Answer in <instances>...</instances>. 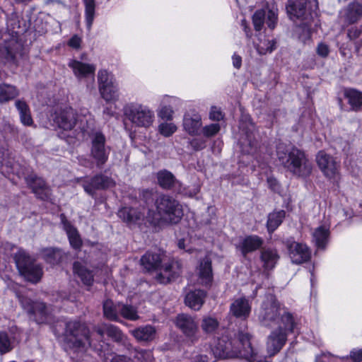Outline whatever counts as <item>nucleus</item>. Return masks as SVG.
<instances>
[{
	"instance_id": "nucleus-4",
	"label": "nucleus",
	"mask_w": 362,
	"mask_h": 362,
	"mask_svg": "<svg viewBox=\"0 0 362 362\" xmlns=\"http://www.w3.org/2000/svg\"><path fill=\"white\" fill-rule=\"evenodd\" d=\"M286 8L291 19L304 22L303 25L299 28L303 31L299 38L305 43L311 37L309 24L313 18L312 13L308 7V0H288Z\"/></svg>"
},
{
	"instance_id": "nucleus-27",
	"label": "nucleus",
	"mask_w": 362,
	"mask_h": 362,
	"mask_svg": "<svg viewBox=\"0 0 362 362\" xmlns=\"http://www.w3.org/2000/svg\"><path fill=\"white\" fill-rule=\"evenodd\" d=\"M276 325H279L276 328H281V330L289 334L298 329V323L293 314L283 308L279 322Z\"/></svg>"
},
{
	"instance_id": "nucleus-43",
	"label": "nucleus",
	"mask_w": 362,
	"mask_h": 362,
	"mask_svg": "<svg viewBox=\"0 0 362 362\" xmlns=\"http://www.w3.org/2000/svg\"><path fill=\"white\" fill-rule=\"evenodd\" d=\"M99 90L106 101L115 100L119 97L118 87L115 80L107 86H103Z\"/></svg>"
},
{
	"instance_id": "nucleus-55",
	"label": "nucleus",
	"mask_w": 362,
	"mask_h": 362,
	"mask_svg": "<svg viewBox=\"0 0 362 362\" xmlns=\"http://www.w3.org/2000/svg\"><path fill=\"white\" fill-rule=\"evenodd\" d=\"M224 117V115L220 108L212 106L209 112V119L212 121L220 122Z\"/></svg>"
},
{
	"instance_id": "nucleus-22",
	"label": "nucleus",
	"mask_w": 362,
	"mask_h": 362,
	"mask_svg": "<svg viewBox=\"0 0 362 362\" xmlns=\"http://www.w3.org/2000/svg\"><path fill=\"white\" fill-rule=\"evenodd\" d=\"M129 333L138 342L148 344L156 339L157 331L155 327L146 325L132 329L129 331Z\"/></svg>"
},
{
	"instance_id": "nucleus-59",
	"label": "nucleus",
	"mask_w": 362,
	"mask_h": 362,
	"mask_svg": "<svg viewBox=\"0 0 362 362\" xmlns=\"http://www.w3.org/2000/svg\"><path fill=\"white\" fill-rule=\"evenodd\" d=\"M329 52L328 46L325 43H320L317 47V53L322 57H326Z\"/></svg>"
},
{
	"instance_id": "nucleus-51",
	"label": "nucleus",
	"mask_w": 362,
	"mask_h": 362,
	"mask_svg": "<svg viewBox=\"0 0 362 362\" xmlns=\"http://www.w3.org/2000/svg\"><path fill=\"white\" fill-rule=\"evenodd\" d=\"M362 349H353L349 356L341 358V362H361Z\"/></svg>"
},
{
	"instance_id": "nucleus-28",
	"label": "nucleus",
	"mask_w": 362,
	"mask_h": 362,
	"mask_svg": "<svg viewBox=\"0 0 362 362\" xmlns=\"http://www.w3.org/2000/svg\"><path fill=\"white\" fill-rule=\"evenodd\" d=\"M61 221L67 234L71 246L75 250H79L82 246V240L77 229L71 224L63 214L61 215Z\"/></svg>"
},
{
	"instance_id": "nucleus-46",
	"label": "nucleus",
	"mask_w": 362,
	"mask_h": 362,
	"mask_svg": "<svg viewBox=\"0 0 362 362\" xmlns=\"http://www.w3.org/2000/svg\"><path fill=\"white\" fill-rule=\"evenodd\" d=\"M240 144L242 152L245 154L254 153L257 148V142L250 134H247L245 138H243Z\"/></svg>"
},
{
	"instance_id": "nucleus-57",
	"label": "nucleus",
	"mask_w": 362,
	"mask_h": 362,
	"mask_svg": "<svg viewBox=\"0 0 362 362\" xmlns=\"http://www.w3.org/2000/svg\"><path fill=\"white\" fill-rule=\"evenodd\" d=\"M173 112L174 111L170 106H163L161 107L158 115L163 119L170 120L173 118Z\"/></svg>"
},
{
	"instance_id": "nucleus-18",
	"label": "nucleus",
	"mask_w": 362,
	"mask_h": 362,
	"mask_svg": "<svg viewBox=\"0 0 362 362\" xmlns=\"http://www.w3.org/2000/svg\"><path fill=\"white\" fill-rule=\"evenodd\" d=\"M264 22L270 29H274L277 23V14L272 10H269L267 13L262 9L256 11L252 16L255 30H261Z\"/></svg>"
},
{
	"instance_id": "nucleus-9",
	"label": "nucleus",
	"mask_w": 362,
	"mask_h": 362,
	"mask_svg": "<svg viewBox=\"0 0 362 362\" xmlns=\"http://www.w3.org/2000/svg\"><path fill=\"white\" fill-rule=\"evenodd\" d=\"M18 298L30 320L37 324H45L52 321L51 308L46 303L41 301H33L22 296H18Z\"/></svg>"
},
{
	"instance_id": "nucleus-12",
	"label": "nucleus",
	"mask_w": 362,
	"mask_h": 362,
	"mask_svg": "<svg viewBox=\"0 0 362 362\" xmlns=\"http://www.w3.org/2000/svg\"><path fill=\"white\" fill-rule=\"evenodd\" d=\"M182 272V262L177 259H172L160 266L155 278L159 283L166 284L175 281Z\"/></svg>"
},
{
	"instance_id": "nucleus-24",
	"label": "nucleus",
	"mask_w": 362,
	"mask_h": 362,
	"mask_svg": "<svg viewBox=\"0 0 362 362\" xmlns=\"http://www.w3.org/2000/svg\"><path fill=\"white\" fill-rule=\"evenodd\" d=\"M41 255L46 263L52 266L66 262L69 257L67 253L57 247L44 248L41 250Z\"/></svg>"
},
{
	"instance_id": "nucleus-29",
	"label": "nucleus",
	"mask_w": 362,
	"mask_h": 362,
	"mask_svg": "<svg viewBox=\"0 0 362 362\" xmlns=\"http://www.w3.org/2000/svg\"><path fill=\"white\" fill-rule=\"evenodd\" d=\"M279 259L277 250L269 247H262L260 260L265 270L272 269Z\"/></svg>"
},
{
	"instance_id": "nucleus-34",
	"label": "nucleus",
	"mask_w": 362,
	"mask_h": 362,
	"mask_svg": "<svg viewBox=\"0 0 362 362\" xmlns=\"http://www.w3.org/2000/svg\"><path fill=\"white\" fill-rule=\"evenodd\" d=\"M156 177L159 186L164 189H171L179 182L174 175L167 170L158 171Z\"/></svg>"
},
{
	"instance_id": "nucleus-8",
	"label": "nucleus",
	"mask_w": 362,
	"mask_h": 362,
	"mask_svg": "<svg viewBox=\"0 0 362 362\" xmlns=\"http://www.w3.org/2000/svg\"><path fill=\"white\" fill-rule=\"evenodd\" d=\"M124 115L133 124L148 128L154 121V113L147 106L139 103H129L123 109Z\"/></svg>"
},
{
	"instance_id": "nucleus-15",
	"label": "nucleus",
	"mask_w": 362,
	"mask_h": 362,
	"mask_svg": "<svg viewBox=\"0 0 362 362\" xmlns=\"http://www.w3.org/2000/svg\"><path fill=\"white\" fill-rule=\"evenodd\" d=\"M291 262L294 264H302L310 258V251L307 245L291 240L286 241Z\"/></svg>"
},
{
	"instance_id": "nucleus-42",
	"label": "nucleus",
	"mask_w": 362,
	"mask_h": 362,
	"mask_svg": "<svg viewBox=\"0 0 362 362\" xmlns=\"http://www.w3.org/2000/svg\"><path fill=\"white\" fill-rule=\"evenodd\" d=\"M119 217L128 223H135L141 218V214L134 208L124 207L118 211Z\"/></svg>"
},
{
	"instance_id": "nucleus-38",
	"label": "nucleus",
	"mask_w": 362,
	"mask_h": 362,
	"mask_svg": "<svg viewBox=\"0 0 362 362\" xmlns=\"http://www.w3.org/2000/svg\"><path fill=\"white\" fill-rule=\"evenodd\" d=\"M16 107L19 112L21 122L26 126H30L33 123L30 115V111L27 103L22 100H17L15 103Z\"/></svg>"
},
{
	"instance_id": "nucleus-58",
	"label": "nucleus",
	"mask_w": 362,
	"mask_h": 362,
	"mask_svg": "<svg viewBox=\"0 0 362 362\" xmlns=\"http://www.w3.org/2000/svg\"><path fill=\"white\" fill-rule=\"evenodd\" d=\"M269 187L274 192H279L280 185L277 180L273 177L267 178Z\"/></svg>"
},
{
	"instance_id": "nucleus-26",
	"label": "nucleus",
	"mask_w": 362,
	"mask_h": 362,
	"mask_svg": "<svg viewBox=\"0 0 362 362\" xmlns=\"http://www.w3.org/2000/svg\"><path fill=\"white\" fill-rule=\"evenodd\" d=\"M198 276L199 284L206 288L211 286L213 281V272L211 260L209 257H205L199 263L198 267Z\"/></svg>"
},
{
	"instance_id": "nucleus-16",
	"label": "nucleus",
	"mask_w": 362,
	"mask_h": 362,
	"mask_svg": "<svg viewBox=\"0 0 362 362\" xmlns=\"http://www.w3.org/2000/svg\"><path fill=\"white\" fill-rule=\"evenodd\" d=\"M288 335L281 328H276L271 332L267 341V351L269 356L276 355L281 350L287 341Z\"/></svg>"
},
{
	"instance_id": "nucleus-25",
	"label": "nucleus",
	"mask_w": 362,
	"mask_h": 362,
	"mask_svg": "<svg viewBox=\"0 0 362 362\" xmlns=\"http://www.w3.org/2000/svg\"><path fill=\"white\" fill-rule=\"evenodd\" d=\"M94 330L99 337L102 338L104 334H106L117 343L123 342L127 338L119 327L112 324L103 323L100 326L95 327Z\"/></svg>"
},
{
	"instance_id": "nucleus-52",
	"label": "nucleus",
	"mask_w": 362,
	"mask_h": 362,
	"mask_svg": "<svg viewBox=\"0 0 362 362\" xmlns=\"http://www.w3.org/2000/svg\"><path fill=\"white\" fill-rule=\"evenodd\" d=\"M98 80L99 83V90L103 86H107L109 83L114 81L112 76L110 75L107 71L100 70L98 72Z\"/></svg>"
},
{
	"instance_id": "nucleus-7",
	"label": "nucleus",
	"mask_w": 362,
	"mask_h": 362,
	"mask_svg": "<svg viewBox=\"0 0 362 362\" xmlns=\"http://www.w3.org/2000/svg\"><path fill=\"white\" fill-rule=\"evenodd\" d=\"M156 206L160 219L168 223H178L183 215L177 201L168 195H159L156 199Z\"/></svg>"
},
{
	"instance_id": "nucleus-56",
	"label": "nucleus",
	"mask_w": 362,
	"mask_h": 362,
	"mask_svg": "<svg viewBox=\"0 0 362 362\" xmlns=\"http://www.w3.org/2000/svg\"><path fill=\"white\" fill-rule=\"evenodd\" d=\"M189 144L194 151H200L206 146V141L203 138H194L189 141Z\"/></svg>"
},
{
	"instance_id": "nucleus-37",
	"label": "nucleus",
	"mask_w": 362,
	"mask_h": 362,
	"mask_svg": "<svg viewBox=\"0 0 362 362\" xmlns=\"http://www.w3.org/2000/svg\"><path fill=\"white\" fill-rule=\"evenodd\" d=\"M344 96L353 110L358 111L362 107V93L352 88L344 90Z\"/></svg>"
},
{
	"instance_id": "nucleus-23",
	"label": "nucleus",
	"mask_w": 362,
	"mask_h": 362,
	"mask_svg": "<svg viewBox=\"0 0 362 362\" xmlns=\"http://www.w3.org/2000/svg\"><path fill=\"white\" fill-rule=\"evenodd\" d=\"M251 313V305L248 299L241 297L233 300L230 306V314L236 318L247 319Z\"/></svg>"
},
{
	"instance_id": "nucleus-64",
	"label": "nucleus",
	"mask_w": 362,
	"mask_h": 362,
	"mask_svg": "<svg viewBox=\"0 0 362 362\" xmlns=\"http://www.w3.org/2000/svg\"><path fill=\"white\" fill-rule=\"evenodd\" d=\"M152 192L148 189H145L141 192V197L147 202L148 200L152 199Z\"/></svg>"
},
{
	"instance_id": "nucleus-10",
	"label": "nucleus",
	"mask_w": 362,
	"mask_h": 362,
	"mask_svg": "<svg viewBox=\"0 0 362 362\" xmlns=\"http://www.w3.org/2000/svg\"><path fill=\"white\" fill-rule=\"evenodd\" d=\"M81 185L88 194L93 197L98 190H106L114 187L115 182L112 177L99 173L93 177L81 178Z\"/></svg>"
},
{
	"instance_id": "nucleus-63",
	"label": "nucleus",
	"mask_w": 362,
	"mask_h": 362,
	"mask_svg": "<svg viewBox=\"0 0 362 362\" xmlns=\"http://www.w3.org/2000/svg\"><path fill=\"white\" fill-rule=\"evenodd\" d=\"M232 59H233V64L234 67L238 69H240L242 65L241 57L235 54H233Z\"/></svg>"
},
{
	"instance_id": "nucleus-2",
	"label": "nucleus",
	"mask_w": 362,
	"mask_h": 362,
	"mask_svg": "<svg viewBox=\"0 0 362 362\" xmlns=\"http://www.w3.org/2000/svg\"><path fill=\"white\" fill-rule=\"evenodd\" d=\"M64 337L69 348L75 353L83 354L88 348L92 347L99 356L105 355L103 345L97 346L93 343L90 330L83 322L78 320L66 322Z\"/></svg>"
},
{
	"instance_id": "nucleus-21",
	"label": "nucleus",
	"mask_w": 362,
	"mask_h": 362,
	"mask_svg": "<svg viewBox=\"0 0 362 362\" xmlns=\"http://www.w3.org/2000/svg\"><path fill=\"white\" fill-rule=\"evenodd\" d=\"M206 296L207 293L204 290H190L186 293L184 302L191 310L199 311L204 304Z\"/></svg>"
},
{
	"instance_id": "nucleus-30",
	"label": "nucleus",
	"mask_w": 362,
	"mask_h": 362,
	"mask_svg": "<svg viewBox=\"0 0 362 362\" xmlns=\"http://www.w3.org/2000/svg\"><path fill=\"white\" fill-rule=\"evenodd\" d=\"M263 244V240L257 235H248L240 243L238 248L244 257L247 253L254 252L260 248Z\"/></svg>"
},
{
	"instance_id": "nucleus-45",
	"label": "nucleus",
	"mask_w": 362,
	"mask_h": 362,
	"mask_svg": "<svg viewBox=\"0 0 362 362\" xmlns=\"http://www.w3.org/2000/svg\"><path fill=\"white\" fill-rule=\"evenodd\" d=\"M85 6V16L87 28L90 30L93 25L95 13V0H83Z\"/></svg>"
},
{
	"instance_id": "nucleus-48",
	"label": "nucleus",
	"mask_w": 362,
	"mask_h": 362,
	"mask_svg": "<svg viewBox=\"0 0 362 362\" xmlns=\"http://www.w3.org/2000/svg\"><path fill=\"white\" fill-rule=\"evenodd\" d=\"M218 327V322L211 317H204L202 320L201 327L206 334H212Z\"/></svg>"
},
{
	"instance_id": "nucleus-36",
	"label": "nucleus",
	"mask_w": 362,
	"mask_h": 362,
	"mask_svg": "<svg viewBox=\"0 0 362 362\" xmlns=\"http://www.w3.org/2000/svg\"><path fill=\"white\" fill-rule=\"evenodd\" d=\"M69 66L73 69L74 74L77 77H85L88 74H93L95 70L93 65L76 60L71 61L69 63Z\"/></svg>"
},
{
	"instance_id": "nucleus-47",
	"label": "nucleus",
	"mask_w": 362,
	"mask_h": 362,
	"mask_svg": "<svg viewBox=\"0 0 362 362\" xmlns=\"http://www.w3.org/2000/svg\"><path fill=\"white\" fill-rule=\"evenodd\" d=\"M276 44L275 40H261L256 45V49L259 54L264 55L273 52L276 49Z\"/></svg>"
},
{
	"instance_id": "nucleus-32",
	"label": "nucleus",
	"mask_w": 362,
	"mask_h": 362,
	"mask_svg": "<svg viewBox=\"0 0 362 362\" xmlns=\"http://www.w3.org/2000/svg\"><path fill=\"white\" fill-rule=\"evenodd\" d=\"M163 259L158 253L146 252L141 258V264L147 271L158 270L161 266Z\"/></svg>"
},
{
	"instance_id": "nucleus-54",
	"label": "nucleus",
	"mask_w": 362,
	"mask_h": 362,
	"mask_svg": "<svg viewBox=\"0 0 362 362\" xmlns=\"http://www.w3.org/2000/svg\"><path fill=\"white\" fill-rule=\"evenodd\" d=\"M158 129L160 133L165 136H170L177 129L175 125L172 123H163L159 125Z\"/></svg>"
},
{
	"instance_id": "nucleus-11",
	"label": "nucleus",
	"mask_w": 362,
	"mask_h": 362,
	"mask_svg": "<svg viewBox=\"0 0 362 362\" xmlns=\"http://www.w3.org/2000/svg\"><path fill=\"white\" fill-rule=\"evenodd\" d=\"M176 327L192 343H195L199 338V325L195 317L189 314L181 313L175 318Z\"/></svg>"
},
{
	"instance_id": "nucleus-50",
	"label": "nucleus",
	"mask_w": 362,
	"mask_h": 362,
	"mask_svg": "<svg viewBox=\"0 0 362 362\" xmlns=\"http://www.w3.org/2000/svg\"><path fill=\"white\" fill-rule=\"evenodd\" d=\"M136 352L135 357L139 362H153V353L150 350L140 349Z\"/></svg>"
},
{
	"instance_id": "nucleus-31",
	"label": "nucleus",
	"mask_w": 362,
	"mask_h": 362,
	"mask_svg": "<svg viewBox=\"0 0 362 362\" xmlns=\"http://www.w3.org/2000/svg\"><path fill=\"white\" fill-rule=\"evenodd\" d=\"M121 303H115L112 300L107 299L103 302V316L108 320L120 322L119 313Z\"/></svg>"
},
{
	"instance_id": "nucleus-5",
	"label": "nucleus",
	"mask_w": 362,
	"mask_h": 362,
	"mask_svg": "<svg viewBox=\"0 0 362 362\" xmlns=\"http://www.w3.org/2000/svg\"><path fill=\"white\" fill-rule=\"evenodd\" d=\"M13 259L20 274L28 281L37 283L43 274L40 264H37L25 250L20 249L13 255Z\"/></svg>"
},
{
	"instance_id": "nucleus-49",
	"label": "nucleus",
	"mask_w": 362,
	"mask_h": 362,
	"mask_svg": "<svg viewBox=\"0 0 362 362\" xmlns=\"http://www.w3.org/2000/svg\"><path fill=\"white\" fill-rule=\"evenodd\" d=\"M221 130V126L218 123H211L205 125L202 128L201 132L206 138H211L215 136Z\"/></svg>"
},
{
	"instance_id": "nucleus-3",
	"label": "nucleus",
	"mask_w": 362,
	"mask_h": 362,
	"mask_svg": "<svg viewBox=\"0 0 362 362\" xmlns=\"http://www.w3.org/2000/svg\"><path fill=\"white\" fill-rule=\"evenodd\" d=\"M276 153L280 164L292 175L305 178L311 174L313 165L303 151L295 146L286 148L279 144Z\"/></svg>"
},
{
	"instance_id": "nucleus-61",
	"label": "nucleus",
	"mask_w": 362,
	"mask_h": 362,
	"mask_svg": "<svg viewBox=\"0 0 362 362\" xmlns=\"http://www.w3.org/2000/svg\"><path fill=\"white\" fill-rule=\"evenodd\" d=\"M81 42V38L79 37H78L77 35H74L69 40L68 45L72 48L78 49L80 47Z\"/></svg>"
},
{
	"instance_id": "nucleus-41",
	"label": "nucleus",
	"mask_w": 362,
	"mask_h": 362,
	"mask_svg": "<svg viewBox=\"0 0 362 362\" xmlns=\"http://www.w3.org/2000/svg\"><path fill=\"white\" fill-rule=\"evenodd\" d=\"M329 229L324 226L317 228L313 233V240L318 249H324L328 240Z\"/></svg>"
},
{
	"instance_id": "nucleus-14",
	"label": "nucleus",
	"mask_w": 362,
	"mask_h": 362,
	"mask_svg": "<svg viewBox=\"0 0 362 362\" xmlns=\"http://www.w3.org/2000/svg\"><path fill=\"white\" fill-rule=\"evenodd\" d=\"M25 179L28 187L32 189L33 192L38 199L44 201L51 199V189L42 177L32 173L28 175Z\"/></svg>"
},
{
	"instance_id": "nucleus-33",
	"label": "nucleus",
	"mask_w": 362,
	"mask_h": 362,
	"mask_svg": "<svg viewBox=\"0 0 362 362\" xmlns=\"http://www.w3.org/2000/svg\"><path fill=\"white\" fill-rule=\"evenodd\" d=\"M73 271L74 274H76L85 285H92L94 279L93 272L88 269L83 263L75 262L73 264Z\"/></svg>"
},
{
	"instance_id": "nucleus-1",
	"label": "nucleus",
	"mask_w": 362,
	"mask_h": 362,
	"mask_svg": "<svg viewBox=\"0 0 362 362\" xmlns=\"http://www.w3.org/2000/svg\"><path fill=\"white\" fill-rule=\"evenodd\" d=\"M251 338V334L242 331L233 339L222 336L215 341L211 351L216 358H240L255 362L257 351L252 346Z\"/></svg>"
},
{
	"instance_id": "nucleus-53",
	"label": "nucleus",
	"mask_w": 362,
	"mask_h": 362,
	"mask_svg": "<svg viewBox=\"0 0 362 362\" xmlns=\"http://www.w3.org/2000/svg\"><path fill=\"white\" fill-rule=\"evenodd\" d=\"M11 350V342L8 334L4 332L0 333V354H3Z\"/></svg>"
},
{
	"instance_id": "nucleus-60",
	"label": "nucleus",
	"mask_w": 362,
	"mask_h": 362,
	"mask_svg": "<svg viewBox=\"0 0 362 362\" xmlns=\"http://www.w3.org/2000/svg\"><path fill=\"white\" fill-rule=\"evenodd\" d=\"M110 362H135L132 358L125 355H115Z\"/></svg>"
},
{
	"instance_id": "nucleus-17",
	"label": "nucleus",
	"mask_w": 362,
	"mask_h": 362,
	"mask_svg": "<svg viewBox=\"0 0 362 362\" xmlns=\"http://www.w3.org/2000/svg\"><path fill=\"white\" fill-rule=\"evenodd\" d=\"M317 163L325 175L329 179L335 177L338 174V163L330 155L320 151L317 155Z\"/></svg>"
},
{
	"instance_id": "nucleus-62",
	"label": "nucleus",
	"mask_w": 362,
	"mask_h": 362,
	"mask_svg": "<svg viewBox=\"0 0 362 362\" xmlns=\"http://www.w3.org/2000/svg\"><path fill=\"white\" fill-rule=\"evenodd\" d=\"M361 33V30L357 28H352L349 30L348 37L350 40H354L359 37Z\"/></svg>"
},
{
	"instance_id": "nucleus-35",
	"label": "nucleus",
	"mask_w": 362,
	"mask_h": 362,
	"mask_svg": "<svg viewBox=\"0 0 362 362\" xmlns=\"http://www.w3.org/2000/svg\"><path fill=\"white\" fill-rule=\"evenodd\" d=\"M362 17V5L358 2H352L344 11V18L349 23L357 22Z\"/></svg>"
},
{
	"instance_id": "nucleus-19",
	"label": "nucleus",
	"mask_w": 362,
	"mask_h": 362,
	"mask_svg": "<svg viewBox=\"0 0 362 362\" xmlns=\"http://www.w3.org/2000/svg\"><path fill=\"white\" fill-rule=\"evenodd\" d=\"M202 125L201 115L194 110L185 112L183 117L184 130L191 136L198 135Z\"/></svg>"
},
{
	"instance_id": "nucleus-20",
	"label": "nucleus",
	"mask_w": 362,
	"mask_h": 362,
	"mask_svg": "<svg viewBox=\"0 0 362 362\" xmlns=\"http://www.w3.org/2000/svg\"><path fill=\"white\" fill-rule=\"evenodd\" d=\"M54 120L59 128L71 130L76 125V113L71 107L61 110L55 113Z\"/></svg>"
},
{
	"instance_id": "nucleus-40",
	"label": "nucleus",
	"mask_w": 362,
	"mask_h": 362,
	"mask_svg": "<svg viewBox=\"0 0 362 362\" xmlns=\"http://www.w3.org/2000/svg\"><path fill=\"white\" fill-rule=\"evenodd\" d=\"M286 212L284 210L274 211L268 216L267 226L269 233H273L282 223Z\"/></svg>"
},
{
	"instance_id": "nucleus-44",
	"label": "nucleus",
	"mask_w": 362,
	"mask_h": 362,
	"mask_svg": "<svg viewBox=\"0 0 362 362\" xmlns=\"http://www.w3.org/2000/svg\"><path fill=\"white\" fill-rule=\"evenodd\" d=\"M119 307V315L123 318L131 321H136L139 319L140 317L138 315V310L136 307L122 303H121Z\"/></svg>"
},
{
	"instance_id": "nucleus-6",
	"label": "nucleus",
	"mask_w": 362,
	"mask_h": 362,
	"mask_svg": "<svg viewBox=\"0 0 362 362\" xmlns=\"http://www.w3.org/2000/svg\"><path fill=\"white\" fill-rule=\"evenodd\" d=\"M282 310L281 303L274 295L266 294L257 311L259 323L265 327H273L279 322Z\"/></svg>"
},
{
	"instance_id": "nucleus-13",
	"label": "nucleus",
	"mask_w": 362,
	"mask_h": 362,
	"mask_svg": "<svg viewBox=\"0 0 362 362\" xmlns=\"http://www.w3.org/2000/svg\"><path fill=\"white\" fill-rule=\"evenodd\" d=\"M105 136L100 132H95L91 139L90 155L95 160L96 165L100 168L107 162L109 152L105 147Z\"/></svg>"
},
{
	"instance_id": "nucleus-39",
	"label": "nucleus",
	"mask_w": 362,
	"mask_h": 362,
	"mask_svg": "<svg viewBox=\"0 0 362 362\" xmlns=\"http://www.w3.org/2000/svg\"><path fill=\"white\" fill-rule=\"evenodd\" d=\"M19 95V91L12 85L0 83V103H7Z\"/></svg>"
}]
</instances>
